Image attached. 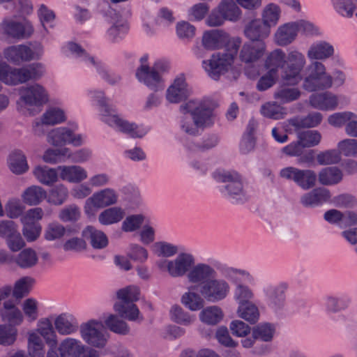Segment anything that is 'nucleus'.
<instances>
[{"mask_svg": "<svg viewBox=\"0 0 357 357\" xmlns=\"http://www.w3.org/2000/svg\"><path fill=\"white\" fill-rule=\"evenodd\" d=\"M116 296L119 301L114 304L115 311L122 318L135 321L139 317V310L134 302L139 299V289L135 286H129L119 289Z\"/></svg>", "mask_w": 357, "mask_h": 357, "instance_id": "10", "label": "nucleus"}, {"mask_svg": "<svg viewBox=\"0 0 357 357\" xmlns=\"http://www.w3.org/2000/svg\"><path fill=\"white\" fill-rule=\"evenodd\" d=\"M20 100L26 105L40 107L49 101V93L40 84L35 83L20 90Z\"/></svg>", "mask_w": 357, "mask_h": 357, "instance_id": "19", "label": "nucleus"}, {"mask_svg": "<svg viewBox=\"0 0 357 357\" xmlns=\"http://www.w3.org/2000/svg\"><path fill=\"white\" fill-rule=\"evenodd\" d=\"M302 80L301 87L307 92L328 89L333 85V77L320 61H312L307 66L306 75L304 78L302 77Z\"/></svg>", "mask_w": 357, "mask_h": 357, "instance_id": "8", "label": "nucleus"}, {"mask_svg": "<svg viewBox=\"0 0 357 357\" xmlns=\"http://www.w3.org/2000/svg\"><path fill=\"white\" fill-rule=\"evenodd\" d=\"M79 332L82 340L89 345L102 348L107 343V336L100 321L92 319L84 323L80 326Z\"/></svg>", "mask_w": 357, "mask_h": 357, "instance_id": "13", "label": "nucleus"}, {"mask_svg": "<svg viewBox=\"0 0 357 357\" xmlns=\"http://www.w3.org/2000/svg\"><path fill=\"white\" fill-rule=\"evenodd\" d=\"M77 230L71 227L66 228L61 224L57 222H50L46 227L44 232V237L47 241H52L61 239L66 234H75Z\"/></svg>", "mask_w": 357, "mask_h": 357, "instance_id": "40", "label": "nucleus"}, {"mask_svg": "<svg viewBox=\"0 0 357 357\" xmlns=\"http://www.w3.org/2000/svg\"><path fill=\"white\" fill-rule=\"evenodd\" d=\"M106 326L112 332L119 335H127L130 328L126 322L120 319L116 315L111 314L105 321Z\"/></svg>", "mask_w": 357, "mask_h": 357, "instance_id": "57", "label": "nucleus"}, {"mask_svg": "<svg viewBox=\"0 0 357 357\" xmlns=\"http://www.w3.org/2000/svg\"><path fill=\"white\" fill-rule=\"evenodd\" d=\"M298 33L296 22L283 24L278 26L275 32L274 42L281 47L287 46L296 40Z\"/></svg>", "mask_w": 357, "mask_h": 357, "instance_id": "26", "label": "nucleus"}, {"mask_svg": "<svg viewBox=\"0 0 357 357\" xmlns=\"http://www.w3.org/2000/svg\"><path fill=\"white\" fill-rule=\"evenodd\" d=\"M80 215L79 208L75 204H70L62 208L58 217L62 222H68L78 220Z\"/></svg>", "mask_w": 357, "mask_h": 357, "instance_id": "62", "label": "nucleus"}, {"mask_svg": "<svg viewBox=\"0 0 357 357\" xmlns=\"http://www.w3.org/2000/svg\"><path fill=\"white\" fill-rule=\"evenodd\" d=\"M83 238L89 241L94 249L105 248L108 244L105 234L93 226H87L82 232Z\"/></svg>", "mask_w": 357, "mask_h": 357, "instance_id": "33", "label": "nucleus"}, {"mask_svg": "<svg viewBox=\"0 0 357 357\" xmlns=\"http://www.w3.org/2000/svg\"><path fill=\"white\" fill-rule=\"evenodd\" d=\"M266 50L264 43L247 42L243 44L239 52L242 62L251 63L257 61L264 55Z\"/></svg>", "mask_w": 357, "mask_h": 357, "instance_id": "27", "label": "nucleus"}, {"mask_svg": "<svg viewBox=\"0 0 357 357\" xmlns=\"http://www.w3.org/2000/svg\"><path fill=\"white\" fill-rule=\"evenodd\" d=\"M213 266L206 263H197L188 275V282L196 284L192 290H197L210 303L225 301L230 294L229 280H234L238 275L248 274L218 261L212 262Z\"/></svg>", "mask_w": 357, "mask_h": 357, "instance_id": "1", "label": "nucleus"}, {"mask_svg": "<svg viewBox=\"0 0 357 357\" xmlns=\"http://www.w3.org/2000/svg\"><path fill=\"white\" fill-rule=\"evenodd\" d=\"M28 352L31 357H44V343L40 336L36 333H31L29 335Z\"/></svg>", "mask_w": 357, "mask_h": 357, "instance_id": "54", "label": "nucleus"}, {"mask_svg": "<svg viewBox=\"0 0 357 357\" xmlns=\"http://www.w3.org/2000/svg\"><path fill=\"white\" fill-rule=\"evenodd\" d=\"M87 94L90 98L97 101L101 121L111 128L132 138H142L147 134V129L114 114L102 91L89 90Z\"/></svg>", "mask_w": 357, "mask_h": 357, "instance_id": "4", "label": "nucleus"}, {"mask_svg": "<svg viewBox=\"0 0 357 357\" xmlns=\"http://www.w3.org/2000/svg\"><path fill=\"white\" fill-rule=\"evenodd\" d=\"M213 177L223 183L219 187L220 192L232 203H244L248 200L241 176L236 172L218 169L213 173Z\"/></svg>", "mask_w": 357, "mask_h": 357, "instance_id": "7", "label": "nucleus"}, {"mask_svg": "<svg viewBox=\"0 0 357 357\" xmlns=\"http://www.w3.org/2000/svg\"><path fill=\"white\" fill-rule=\"evenodd\" d=\"M39 336L43 337L49 349L58 346L57 335L52 322L48 319H42L38 324Z\"/></svg>", "mask_w": 357, "mask_h": 357, "instance_id": "34", "label": "nucleus"}, {"mask_svg": "<svg viewBox=\"0 0 357 357\" xmlns=\"http://www.w3.org/2000/svg\"><path fill=\"white\" fill-rule=\"evenodd\" d=\"M66 56L76 59L77 61L93 66L102 79L112 86L119 84L121 79L119 75L110 71L100 60L91 56L81 45L73 42L67 43L63 47Z\"/></svg>", "mask_w": 357, "mask_h": 357, "instance_id": "5", "label": "nucleus"}, {"mask_svg": "<svg viewBox=\"0 0 357 357\" xmlns=\"http://www.w3.org/2000/svg\"><path fill=\"white\" fill-rule=\"evenodd\" d=\"M236 312L239 317L251 324L257 323L259 319V308L252 301L238 305Z\"/></svg>", "mask_w": 357, "mask_h": 357, "instance_id": "43", "label": "nucleus"}, {"mask_svg": "<svg viewBox=\"0 0 357 357\" xmlns=\"http://www.w3.org/2000/svg\"><path fill=\"white\" fill-rule=\"evenodd\" d=\"M57 169L60 172V178L69 183H79L88 177L86 170L79 165L59 166Z\"/></svg>", "mask_w": 357, "mask_h": 357, "instance_id": "29", "label": "nucleus"}, {"mask_svg": "<svg viewBox=\"0 0 357 357\" xmlns=\"http://www.w3.org/2000/svg\"><path fill=\"white\" fill-rule=\"evenodd\" d=\"M54 327L61 335H69L75 333L79 329L77 319L71 314L63 313L54 320Z\"/></svg>", "mask_w": 357, "mask_h": 357, "instance_id": "30", "label": "nucleus"}, {"mask_svg": "<svg viewBox=\"0 0 357 357\" xmlns=\"http://www.w3.org/2000/svg\"><path fill=\"white\" fill-rule=\"evenodd\" d=\"M297 138L300 140L304 148H310L319 144L321 135L317 130H308L299 132L297 135Z\"/></svg>", "mask_w": 357, "mask_h": 357, "instance_id": "59", "label": "nucleus"}, {"mask_svg": "<svg viewBox=\"0 0 357 357\" xmlns=\"http://www.w3.org/2000/svg\"><path fill=\"white\" fill-rule=\"evenodd\" d=\"M84 349L85 346L79 340L66 337L58 347L48 349L46 357H79Z\"/></svg>", "mask_w": 357, "mask_h": 357, "instance_id": "20", "label": "nucleus"}, {"mask_svg": "<svg viewBox=\"0 0 357 357\" xmlns=\"http://www.w3.org/2000/svg\"><path fill=\"white\" fill-rule=\"evenodd\" d=\"M280 177L294 181L303 190H309L315 185L316 173L311 169H300L294 167L282 168L280 172Z\"/></svg>", "mask_w": 357, "mask_h": 357, "instance_id": "15", "label": "nucleus"}, {"mask_svg": "<svg viewBox=\"0 0 357 357\" xmlns=\"http://www.w3.org/2000/svg\"><path fill=\"white\" fill-rule=\"evenodd\" d=\"M126 216V210L121 206H109L103 210L98 217L100 225L108 226L120 222Z\"/></svg>", "mask_w": 357, "mask_h": 357, "instance_id": "32", "label": "nucleus"}, {"mask_svg": "<svg viewBox=\"0 0 357 357\" xmlns=\"http://www.w3.org/2000/svg\"><path fill=\"white\" fill-rule=\"evenodd\" d=\"M34 29L29 21L23 22L15 21L10 18H5L0 23V33L5 34L15 39L29 38Z\"/></svg>", "mask_w": 357, "mask_h": 357, "instance_id": "18", "label": "nucleus"}, {"mask_svg": "<svg viewBox=\"0 0 357 357\" xmlns=\"http://www.w3.org/2000/svg\"><path fill=\"white\" fill-rule=\"evenodd\" d=\"M281 15L279 6L270 3L263 9L260 19L270 29L277 25Z\"/></svg>", "mask_w": 357, "mask_h": 357, "instance_id": "42", "label": "nucleus"}, {"mask_svg": "<svg viewBox=\"0 0 357 357\" xmlns=\"http://www.w3.org/2000/svg\"><path fill=\"white\" fill-rule=\"evenodd\" d=\"M255 297L252 289L246 284L237 283L235 285L233 298L238 305L250 302Z\"/></svg>", "mask_w": 357, "mask_h": 357, "instance_id": "49", "label": "nucleus"}, {"mask_svg": "<svg viewBox=\"0 0 357 357\" xmlns=\"http://www.w3.org/2000/svg\"><path fill=\"white\" fill-rule=\"evenodd\" d=\"M309 104L314 109L334 110L338 105V97L329 91L313 93L309 98Z\"/></svg>", "mask_w": 357, "mask_h": 357, "instance_id": "25", "label": "nucleus"}, {"mask_svg": "<svg viewBox=\"0 0 357 357\" xmlns=\"http://www.w3.org/2000/svg\"><path fill=\"white\" fill-rule=\"evenodd\" d=\"M35 282V280L29 276L23 277L15 283L13 289V296L21 299L28 295Z\"/></svg>", "mask_w": 357, "mask_h": 357, "instance_id": "48", "label": "nucleus"}, {"mask_svg": "<svg viewBox=\"0 0 357 357\" xmlns=\"http://www.w3.org/2000/svg\"><path fill=\"white\" fill-rule=\"evenodd\" d=\"M225 33L220 30H211L204 33L202 46L206 50H213L220 47L225 42Z\"/></svg>", "mask_w": 357, "mask_h": 357, "instance_id": "38", "label": "nucleus"}, {"mask_svg": "<svg viewBox=\"0 0 357 357\" xmlns=\"http://www.w3.org/2000/svg\"><path fill=\"white\" fill-rule=\"evenodd\" d=\"M154 252L159 257H170L178 252V247L166 241H159L153 246Z\"/></svg>", "mask_w": 357, "mask_h": 357, "instance_id": "64", "label": "nucleus"}, {"mask_svg": "<svg viewBox=\"0 0 357 357\" xmlns=\"http://www.w3.org/2000/svg\"><path fill=\"white\" fill-rule=\"evenodd\" d=\"M119 195L116 191L111 188H106L94 192L85 202L84 212L91 215L94 213V208H105L117 204Z\"/></svg>", "mask_w": 357, "mask_h": 357, "instance_id": "12", "label": "nucleus"}, {"mask_svg": "<svg viewBox=\"0 0 357 357\" xmlns=\"http://www.w3.org/2000/svg\"><path fill=\"white\" fill-rule=\"evenodd\" d=\"M218 11L225 20L231 22L238 21L242 15V11L235 0H222L218 6Z\"/></svg>", "mask_w": 357, "mask_h": 357, "instance_id": "35", "label": "nucleus"}, {"mask_svg": "<svg viewBox=\"0 0 357 357\" xmlns=\"http://www.w3.org/2000/svg\"><path fill=\"white\" fill-rule=\"evenodd\" d=\"M77 128L68 127H59L50 131L47 136L48 143L54 146H61L66 144H72L74 146H79L83 144L84 137L81 134L75 133Z\"/></svg>", "mask_w": 357, "mask_h": 357, "instance_id": "14", "label": "nucleus"}, {"mask_svg": "<svg viewBox=\"0 0 357 357\" xmlns=\"http://www.w3.org/2000/svg\"><path fill=\"white\" fill-rule=\"evenodd\" d=\"M38 258L36 251L31 248H26L22 250L15 259V263L21 268L27 269L36 266Z\"/></svg>", "mask_w": 357, "mask_h": 357, "instance_id": "47", "label": "nucleus"}, {"mask_svg": "<svg viewBox=\"0 0 357 357\" xmlns=\"http://www.w3.org/2000/svg\"><path fill=\"white\" fill-rule=\"evenodd\" d=\"M252 335L263 342H271L274 336L275 328L270 323H261L252 328Z\"/></svg>", "mask_w": 357, "mask_h": 357, "instance_id": "51", "label": "nucleus"}, {"mask_svg": "<svg viewBox=\"0 0 357 357\" xmlns=\"http://www.w3.org/2000/svg\"><path fill=\"white\" fill-rule=\"evenodd\" d=\"M66 119V114L63 109L59 107H51L43 113L39 121L35 123L33 126L34 133L37 135H41L44 133L43 125L54 126L65 121Z\"/></svg>", "mask_w": 357, "mask_h": 357, "instance_id": "24", "label": "nucleus"}, {"mask_svg": "<svg viewBox=\"0 0 357 357\" xmlns=\"http://www.w3.org/2000/svg\"><path fill=\"white\" fill-rule=\"evenodd\" d=\"M305 65V56L299 50H291L286 54L282 50L275 49L266 56L264 66L277 75L280 68V81L284 84H298Z\"/></svg>", "mask_w": 357, "mask_h": 357, "instance_id": "2", "label": "nucleus"}, {"mask_svg": "<svg viewBox=\"0 0 357 357\" xmlns=\"http://www.w3.org/2000/svg\"><path fill=\"white\" fill-rule=\"evenodd\" d=\"M144 217L141 214L127 216L121 224V229L125 232H132L140 228Z\"/></svg>", "mask_w": 357, "mask_h": 357, "instance_id": "63", "label": "nucleus"}, {"mask_svg": "<svg viewBox=\"0 0 357 357\" xmlns=\"http://www.w3.org/2000/svg\"><path fill=\"white\" fill-rule=\"evenodd\" d=\"M335 10L342 17L351 18L355 14L356 5L352 0H331Z\"/></svg>", "mask_w": 357, "mask_h": 357, "instance_id": "58", "label": "nucleus"}, {"mask_svg": "<svg viewBox=\"0 0 357 357\" xmlns=\"http://www.w3.org/2000/svg\"><path fill=\"white\" fill-rule=\"evenodd\" d=\"M68 148L48 149L43 154V160L50 164L64 162L67 160Z\"/></svg>", "mask_w": 357, "mask_h": 357, "instance_id": "56", "label": "nucleus"}, {"mask_svg": "<svg viewBox=\"0 0 357 357\" xmlns=\"http://www.w3.org/2000/svg\"><path fill=\"white\" fill-rule=\"evenodd\" d=\"M287 289V284L284 282L277 284H268L263 287L264 300L270 309L278 312L284 307Z\"/></svg>", "mask_w": 357, "mask_h": 357, "instance_id": "17", "label": "nucleus"}, {"mask_svg": "<svg viewBox=\"0 0 357 357\" xmlns=\"http://www.w3.org/2000/svg\"><path fill=\"white\" fill-rule=\"evenodd\" d=\"M183 114L180 127L183 132L190 135H197L200 130L212 127L215 114L211 100L208 98L190 100L180 106Z\"/></svg>", "mask_w": 357, "mask_h": 357, "instance_id": "3", "label": "nucleus"}, {"mask_svg": "<svg viewBox=\"0 0 357 357\" xmlns=\"http://www.w3.org/2000/svg\"><path fill=\"white\" fill-rule=\"evenodd\" d=\"M342 178V171L337 167H328L322 169L318 176L319 183L324 185L337 184Z\"/></svg>", "mask_w": 357, "mask_h": 357, "instance_id": "39", "label": "nucleus"}, {"mask_svg": "<svg viewBox=\"0 0 357 357\" xmlns=\"http://www.w3.org/2000/svg\"><path fill=\"white\" fill-rule=\"evenodd\" d=\"M296 22L298 32L307 37H321L323 31L319 26L307 20H299Z\"/></svg>", "mask_w": 357, "mask_h": 357, "instance_id": "55", "label": "nucleus"}, {"mask_svg": "<svg viewBox=\"0 0 357 357\" xmlns=\"http://www.w3.org/2000/svg\"><path fill=\"white\" fill-rule=\"evenodd\" d=\"M8 165L10 169L16 174H23L29 168L26 157L20 151H15L10 155Z\"/></svg>", "mask_w": 357, "mask_h": 357, "instance_id": "44", "label": "nucleus"}, {"mask_svg": "<svg viewBox=\"0 0 357 357\" xmlns=\"http://www.w3.org/2000/svg\"><path fill=\"white\" fill-rule=\"evenodd\" d=\"M206 298L198 291L189 290L185 292L181 298V303L188 310L196 312L202 310L205 305Z\"/></svg>", "mask_w": 357, "mask_h": 357, "instance_id": "36", "label": "nucleus"}, {"mask_svg": "<svg viewBox=\"0 0 357 357\" xmlns=\"http://www.w3.org/2000/svg\"><path fill=\"white\" fill-rule=\"evenodd\" d=\"M57 168L47 166H38L33 170V175L40 183L50 186L58 181Z\"/></svg>", "mask_w": 357, "mask_h": 357, "instance_id": "41", "label": "nucleus"}, {"mask_svg": "<svg viewBox=\"0 0 357 357\" xmlns=\"http://www.w3.org/2000/svg\"><path fill=\"white\" fill-rule=\"evenodd\" d=\"M43 53V47L36 43L33 49L25 45H13L3 51L4 57L10 62L18 64L21 62L38 59Z\"/></svg>", "mask_w": 357, "mask_h": 357, "instance_id": "11", "label": "nucleus"}, {"mask_svg": "<svg viewBox=\"0 0 357 357\" xmlns=\"http://www.w3.org/2000/svg\"><path fill=\"white\" fill-rule=\"evenodd\" d=\"M260 112L264 116L275 120L283 119L285 114L284 108L275 102H266L261 106Z\"/></svg>", "mask_w": 357, "mask_h": 357, "instance_id": "61", "label": "nucleus"}, {"mask_svg": "<svg viewBox=\"0 0 357 357\" xmlns=\"http://www.w3.org/2000/svg\"><path fill=\"white\" fill-rule=\"evenodd\" d=\"M170 315L174 322L183 326H190L196 319L195 315L190 314L177 305L172 307Z\"/></svg>", "mask_w": 357, "mask_h": 357, "instance_id": "50", "label": "nucleus"}, {"mask_svg": "<svg viewBox=\"0 0 357 357\" xmlns=\"http://www.w3.org/2000/svg\"><path fill=\"white\" fill-rule=\"evenodd\" d=\"M46 197V191L43 188L36 185L28 188L22 195L24 202L29 206L38 205Z\"/></svg>", "mask_w": 357, "mask_h": 357, "instance_id": "46", "label": "nucleus"}, {"mask_svg": "<svg viewBox=\"0 0 357 357\" xmlns=\"http://www.w3.org/2000/svg\"><path fill=\"white\" fill-rule=\"evenodd\" d=\"M195 257L190 252H180L175 259L167 261V270L172 278H181L189 273L196 265Z\"/></svg>", "mask_w": 357, "mask_h": 357, "instance_id": "16", "label": "nucleus"}, {"mask_svg": "<svg viewBox=\"0 0 357 357\" xmlns=\"http://www.w3.org/2000/svg\"><path fill=\"white\" fill-rule=\"evenodd\" d=\"M17 329L7 324L0 325V344L3 346L12 345L16 340Z\"/></svg>", "mask_w": 357, "mask_h": 357, "instance_id": "60", "label": "nucleus"}, {"mask_svg": "<svg viewBox=\"0 0 357 357\" xmlns=\"http://www.w3.org/2000/svg\"><path fill=\"white\" fill-rule=\"evenodd\" d=\"M68 197V190L63 184H59L52 188L48 193L47 201L48 203L60 206L63 204Z\"/></svg>", "mask_w": 357, "mask_h": 357, "instance_id": "53", "label": "nucleus"}, {"mask_svg": "<svg viewBox=\"0 0 357 357\" xmlns=\"http://www.w3.org/2000/svg\"><path fill=\"white\" fill-rule=\"evenodd\" d=\"M241 38H234L228 44L226 52L214 53L208 60L202 61V67L211 79L218 80L231 68L241 44Z\"/></svg>", "mask_w": 357, "mask_h": 357, "instance_id": "6", "label": "nucleus"}, {"mask_svg": "<svg viewBox=\"0 0 357 357\" xmlns=\"http://www.w3.org/2000/svg\"><path fill=\"white\" fill-rule=\"evenodd\" d=\"M223 317V312L218 305H210L203 307L199 314V320L202 322L211 326L220 323Z\"/></svg>", "mask_w": 357, "mask_h": 357, "instance_id": "37", "label": "nucleus"}, {"mask_svg": "<svg viewBox=\"0 0 357 357\" xmlns=\"http://www.w3.org/2000/svg\"><path fill=\"white\" fill-rule=\"evenodd\" d=\"M351 303V299L347 295L329 296L326 300V307L330 312H337L347 308Z\"/></svg>", "mask_w": 357, "mask_h": 357, "instance_id": "52", "label": "nucleus"}, {"mask_svg": "<svg viewBox=\"0 0 357 357\" xmlns=\"http://www.w3.org/2000/svg\"><path fill=\"white\" fill-rule=\"evenodd\" d=\"M331 193L328 189L319 188L304 194L301 197V203L305 207H317L328 202Z\"/></svg>", "mask_w": 357, "mask_h": 357, "instance_id": "28", "label": "nucleus"}, {"mask_svg": "<svg viewBox=\"0 0 357 357\" xmlns=\"http://www.w3.org/2000/svg\"><path fill=\"white\" fill-rule=\"evenodd\" d=\"M281 83L282 85L274 93L275 99L282 104H286L298 100L301 98L302 91L296 86L298 84H287L283 82H281Z\"/></svg>", "mask_w": 357, "mask_h": 357, "instance_id": "31", "label": "nucleus"}, {"mask_svg": "<svg viewBox=\"0 0 357 357\" xmlns=\"http://www.w3.org/2000/svg\"><path fill=\"white\" fill-rule=\"evenodd\" d=\"M335 48L332 43L324 40L314 41L307 51V58L313 61H322L332 57Z\"/></svg>", "mask_w": 357, "mask_h": 357, "instance_id": "21", "label": "nucleus"}, {"mask_svg": "<svg viewBox=\"0 0 357 357\" xmlns=\"http://www.w3.org/2000/svg\"><path fill=\"white\" fill-rule=\"evenodd\" d=\"M190 95V90L183 74L175 77L173 83L168 87L166 98L171 103H178L186 99Z\"/></svg>", "mask_w": 357, "mask_h": 357, "instance_id": "22", "label": "nucleus"}, {"mask_svg": "<svg viewBox=\"0 0 357 357\" xmlns=\"http://www.w3.org/2000/svg\"><path fill=\"white\" fill-rule=\"evenodd\" d=\"M169 63L165 60H158L150 68L147 64L141 65L136 71L137 80L153 91L164 89L162 75L168 72Z\"/></svg>", "mask_w": 357, "mask_h": 357, "instance_id": "9", "label": "nucleus"}, {"mask_svg": "<svg viewBox=\"0 0 357 357\" xmlns=\"http://www.w3.org/2000/svg\"><path fill=\"white\" fill-rule=\"evenodd\" d=\"M129 29L127 22L122 20H117L107 31V37L112 43L121 41L126 35Z\"/></svg>", "mask_w": 357, "mask_h": 357, "instance_id": "45", "label": "nucleus"}, {"mask_svg": "<svg viewBox=\"0 0 357 357\" xmlns=\"http://www.w3.org/2000/svg\"><path fill=\"white\" fill-rule=\"evenodd\" d=\"M244 35L251 42L264 43L271 33V29L259 19L250 21L244 27Z\"/></svg>", "mask_w": 357, "mask_h": 357, "instance_id": "23", "label": "nucleus"}]
</instances>
